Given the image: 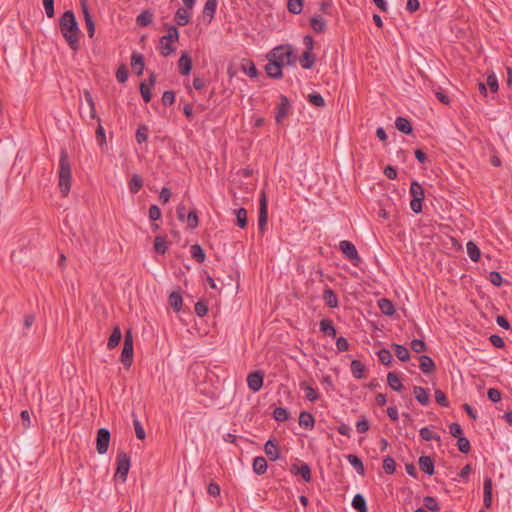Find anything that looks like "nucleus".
<instances>
[{
  "mask_svg": "<svg viewBox=\"0 0 512 512\" xmlns=\"http://www.w3.org/2000/svg\"><path fill=\"white\" fill-rule=\"evenodd\" d=\"M60 31L70 49L77 51L80 47L81 31L73 11L68 10L59 19Z\"/></svg>",
  "mask_w": 512,
  "mask_h": 512,
  "instance_id": "nucleus-1",
  "label": "nucleus"
},
{
  "mask_svg": "<svg viewBox=\"0 0 512 512\" xmlns=\"http://www.w3.org/2000/svg\"><path fill=\"white\" fill-rule=\"evenodd\" d=\"M59 181L58 186L60 189L61 194L66 197L71 188V165L68 160V154L65 149H62L60 152V159H59Z\"/></svg>",
  "mask_w": 512,
  "mask_h": 512,
  "instance_id": "nucleus-2",
  "label": "nucleus"
},
{
  "mask_svg": "<svg viewBox=\"0 0 512 512\" xmlns=\"http://www.w3.org/2000/svg\"><path fill=\"white\" fill-rule=\"evenodd\" d=\"M268 57L275 62H279L282 66L292 65L296 60L290 46H278L269 53Z\"/></svg>",
  "mask_w": 512,
  "mask_h": 512,
  "instance_id": "nucleus-3",
  "label": "nucleus"
},
{
  "mask_svg": "<svg viewBox=\"0 0 512 512\" xmlns=\"http://www.w3.org/2000/svg\"><path fill=\"white\" fill-rule=\"evenodd\" d=\"M178 39V29L175 26H170L167 34L160 38L161 54L164 57L169 56L175 51V48L172 46V42L178 41Z\"/></svg>",
  "mask_w": 512,
  "mask_h": 512,
  "instance_id": "nucleus-4",
  "label": "nucleus"
},
{
  "mask_svg": "<svg viewBox=\"0 0 512 512\" xmlns=\"http://www.w3.org/2000/svg\"><path fill=\"white\" fill-rule=\"evenodd\" d=\"M409 192L412 196V200L410 202L411 210L417 214L422 212V201L425 198L424 188L417 181H412Z\"/></svg>",
  "mask_w": 512,
  "mask_h": 512,
  "instance_id": "nucleus-5",
  "label": "nucleus"
},
{
  "mask_svg": "<svg viewBox=\"0 0 512 512\" xmlns=\"http://www.w3.org/2000/svg\"><path fill=\"white\" fill-rule=\"evenodd\" d=\"M116 473L114 477L125 482L130 469V457L125 452H118L116 456Z\"/></svg>",
  "mask_w": 512,
  "mask_h": 512,
  "instance_id": "nucleus-6",
  "label": "nucleus"
},
{
  "mask_svg": "<svg viewBox=\"0 0 512 512\" xmlns=\"http://www.w3.org/2000/svg\"><path fill=\"white\" fill-rule=\"evenodd\" d=\"M122 364L129 368L133 361V336L131 330H127L124 335V344L120 357Z\"/></svg>",
  "mask_w": 512,
  "mask_h": 512,
  "instance_id": "nucleus-7",
  "label": "nucleus"
},
{
  "mask_svg": "<svg viewBox=\"0 0 512 512\" xmlns=\"http://www.w3.org/2000/svg\"><path fill=\"white\" fill-rule=\"evenodd\" d=\"M339 249L344 254V256L354 265H357L359 262H361V257L359 256V253L352 242L348 240L340 241Z\"/></svg>",
  "mask_w": 512,
  "mask_h": 512,
  "instance_id": "nucleus-8",
  "label": "nucleus"
},
{
  "mask_svg": "<svg viewBox=\"0 0 512 512\" xmlns=\"http://www.w3.org/2000/svg\"><path fill=\"white\" fill-rule=\"evenodd\" d=\"M268 219V202L266 193L261 191L259 198V216H258V227L261 233H264Z\"/></svg>",
  "mask_w": 512,
  "mask_h": 512,
  "instance_id": "nucleus-9",
  "label": "nucleus"
},
{
  "mask_svg": "<svg viewBox=\"0 0 512 512\" xmlns=\"http://www.w3.org/2000/svg\"><path fill=\"white\" fill-rule=\"evenodd\" d=\"M110 443V432L106 428H100L97 431L96 450L99 454H105L108 451Z\"/></svg>",
  "mask_w": 512,
  "mask_h": 512,
  "instance_id": "nucleus-10",
  "label": "nucleus"
},
{
  "mask_svg": "<svg viewBox=\"0 0 512 512\" xmlns=\"http://www.w3.org/2000/svg\"><path fill=\"white\" fill-rule=\"evenodd\" d=\"M264 374L262 371L257 370L248 374L247 385L253 392H258L263 386Z\"/></svg>",
  "mask_w": 512,
  "mask_h": 512,
  "instance_id": "nucleus-11",
  "label": "nucleus"
},
{
  "mask_svg": "<svg viewBox=\"0 0 512 512\" xmlns=\"http://www.w3.org/2000/svg\"><path fill=\"white\" fill-rule=\"evenodd\" d=\"M290 472L295 476H301L305 482L311 481V469L307 463L302 462L300 465L297 463L292 464Z\"/></svg>",
  "mask_w": 512,
  "mask_h": 512,
  "instance_id": "nucleus-12",
  "label": "nucleus"
},
{
  "mask_svg": "<svg viewBox=\"0 0 512 512\" xmlns=\"http://www.w3.org/2000/svg\"><path fill=\"white\" fill-rule=\"evenodd\" d=\"M290 109L289 99L285 95L280 96V102L277 105L275 120L278 124L282 123L283 119L287 116Z\"/></svg>",
  "mask_w": 512,
  "mask_h": 512,
  "instance_id": "nucleus-13",
  "label": "nucleus"
},
{
  "mask_svg": "<svg viewBox=\"0 0 512 512\" xmlns=\"http://www.w3.org/2000/svg\"><path fill=\"white\" fill-rule=\"evenodd\" d=\"M155 82L156 76L154 73H151L148 79V83L141 82L140 84V93L145 103H149L151 101V88L154 86Z\"/></svg>",
  "mask_w": 512,
  "mask_h": 512,
  "instance_id": "nucleus-14",
  "label": "nucleus"
},
{
  "mask_svg": "<svg viewBox=\"0 0 512 512\" xmlns=\"http://www.w3.org/2000/svg\"><path fill=\"white\" fill-rule=\"evenodd\" d=\"M283 66L279 62H275L273 59L268 57V63L265 66L266 73L269 77L274 79H280L282 77Z\"/></svg>",
  "mask_w": 512,
  "mask_h": 512,
  "instance_id": "nucleus-15",
  "label": "nucleus"
},
{
  "mask_svg": "<svg viewBox=\"0 0 512 512\" xmlns=\"http://www.w3.org/2000/svg\"><path fill=\"white\" fill-rule=\"evenodd\" d=\"M264 451L268 459L276 461L280 456V450L275 439H269L264 445Z\"/></svg>",
  "mask_w": 512,
  "mask_h": 512,
  "instance_id": "nucleus-16",
  "label": "nucleus"
},
{
  "mask_svg": "<svg viewBox=\"0 0 512 512\" xmlns=\"http://www.w3.org/2000/svg\"><path fill=\"white\" fill-rule=\"evenodd\" d=\"M492 479L490 477H486L483 485L484 498L483 503L485 508L489 509L492 506Z\"/></svg>",
  "mask_w": 512,
  "mask_h": 512,
  "instance_id": "nucleus-17",
  "label": "nucleus"
},
{
  "mask_svg": "<svg viewBox=\"0 0 512 512\" xmlns=\"http://www.w3.org/2000/svg\"><path fill=\"white\" fill-rule=\"evenodd\" d=\"M322 299L325 304L330 308H336L339 305L338 296L336 293L329 287L324 289Z\"/></svg>",
  "mask_w": 512,
  "mask_h": 512,
  "instance_id": "nucleus-18",
  "label": "nucleus"
},
{
  "mask_svg": "<svg viewBox=\"0 0 512 512\" xmlns=\"http://www.w3.org/2000/svg\"><path fill=\"white\" fill-rule=\"evenodd\" d=\"M178 68L181 75H188L192 69V60L187 53H182L179 61Z\"/></svg>",
  "mask_w": 512,
  "mask_h": 512,
  "instance_id": "nucleus-19",
  "label": "nucleus"
},
{
  "mask_svg": "<svg viewBox=\"0 0 512 512\" xmlns=\"http://www.w3.org/2000/svg\"><path fill=\"white\" fill-rule=\"evenodd\" d=\"M191 20V11L185 8H179L174 16V21L178 26H185Z\"/></svg>",
  "mask_w": 512,
  "mask_h": 512,
  "instance_id": "nucleus-20",
  "label": "nucleus"
},
{
  "mask_svg": "<svg viewBox=\"0 0 512 512\" xmlns=\"http://www.w3.org/2000/svg\"><path fill=\"white\" fill-rule=\"evenodd\" d=\"M419 468L425 474L431 476L434 474V462L429 456H421L418 460Z\"/></svg>",
  "mask_w": 512,
  "mask_h": 512,
  "instance_id": "nucleus-21",
  "label": "nucleus"
},
{
  "mask_svg": "<svg viewBox=\"0 0 512 512\" xmlns=\"http://www.w3.org/2000/svg\"><path fill=\"white\" fill-rule=\"evenodd\" d=\"M419 362H420L419 367H420L421 371L425 374L432 373L436 368L435 363L430 356H427V355L420 356Z\"/></svg>",
  "mask_w": 512,
  "mask_h": 512,
  "instance_id": "nucleus-22",
  "label": "nucleus"
},
{
  "mask_svg": "<svg viewBox=\"0 0 512 512\" xmlns=\"http://www.w3.org/2000/svg\"><path fill=\"white\" fill-rule=\"evenodd\" d=\"M131 66L135 70L137 75L143 73L145 64L143 56L138 52H133L131 55Z\"/></svg>",
  "mask_w": 512,
  "mask_h": 512,
  "instance_id": "nucleus-23",
  "label": "nucleus"
},
{
  "mask_svg": "<svg viewBox=\"0 0 512 512\" xmlns=\"http://www.w3.org/2000/svg\"><path fill=\"white\" fill-rule=\"evenodd\" d=\"M299 425L305 429L311 430L314 427V416L307 411H302L299 415Z\"/></svg>",
  "mask_w": 512,
  "mask_h": 512,
  "instance_id": "nucleus-24",
  "label": "nucleus"
},
{
  "mask_svg": "<svg viewBox=\"0 0 512 512\" xmlns=\"http://www.w3.org/2000/svg\"><path fill=\"white\" fill-rule=\"evenodd\" d=\"M387 384L391 389L397 392H401L404 389L401 379L395 372H389L387 374Z\"/></svg>",
  "mask_w": 512,
  "mask_h": 512,
  "instance_id": "nucleus-25",
  "label": "nucleus"
},
{
  "mask_svg": "<svg viewBox=\"0 0 512 512\" xmlns=\"http://www.w3.org/2000/svg\"><path fill=\"white\" fill-rule=\"evenodd\" d=\"M218 5V0H206L204 8H203V16L208 17V23L212 21L214 18L216 9Z\"/></svg>",
  "mask_w": 512,
  "mask_h": 512,
  "instance_id": "nucleus-26",
  "label": "nucleus"
},
{
  "mask_svg": "<svg viewBox=\"0 0 512 512\" xmlns=\"http://www.w3.org/2000/svg\"><path fill=\"white\" fill-rule=\"evenodd\" d=\"M168 303L175 312H179L182 308L183 299L179 292L173 291L168 297Z\"/></svg>",
  "mask_w": 512,
  "mask_h": 512,
  "instance_id": "nucleus-27",
  "label": "nucleus"
},
{
  "mask_svg": "<svg viewBox=\"0 0 512 512\" xmlns=\"http://www.w3.org/2000/svg\"><path fill=\"white\" fill-rule=\"evenodd\" d=\"M253 472L257 475H263L268 468L267 461L264 457L258 456L255 457L253 460Z\"/></svg>",
  "mask_w": 512,
  "mask_h": 512,
  "instance_id": "nucleus-28",
  "label": "nucleus"
},
{
  "mask_svg": "<svg viewBox=\"0 0 512 512\" xmlns=\"http://www.w3.org/2000/svg\"><path fill=\"white\" fill-rule=\"evenodd\" d=\"M378 306L381 312L387 316H392L395 313V307L391 300L381 298L378 300Z\"/></svg>",
  "mask_w": 512,
  "mask_h": 512,
  "instance_id": "nucleus-29",
  "label": "nucleus"
},
{
  "mask_svg": "<svg viewBox=\"0 0 512 512\" xmlns=\"http://www.w3.org/2000/svg\"><path fill=\"white\" fill-rule=\"evenodd\" d=\"M320 331L325 335L335 338L336 337V329L330 319H322L319 323Z\"/></svg>",
  "mask_w": 512,
  "mask_h": 512,
  "instance_id": "nucleus-30",
  "label": "nucleus"
},
{
  "mask_svg": "<svg viewBox=\"0 0 512 512\" xmlns=\"http://www.w3.org/2000/svg\"><path fill=\"white\" fill-rule=\"evenodd\" d=\"M301 389L305 392V398L311 402L316 401L319 398L317 389L310 386L307 382L303 381L300 383Z\"/></svg>",
  "mask_w": 512,
  "mask_h": 512,
  "instance_id": "nucleus-31",
  "label": "nucleus"
},
{
  "mask_svg": "<svg viewBox=\"0 0 512 512\" xmlns=\"http://www.w3.org/2000/svg\"><path fill=\"white\" fill-rule=\"evenodd\" d=\"M121 338H122L121 330H120L119 326H115L112 330V333H111L109 339H108L107 348L110 350L114 349L120 343Z\"/></svg>",
  "mask_w": 512,
  "mask_h": 512,
  "instance_id": "nucleus-32",
  "label": "nucleus"
},
{
  "mask_svg": "<svg viewBox=\"0 0 512 512\" xmlns=\"http://www.w3.org/2000/svg\"><path fill=\"white\" fill-rule=\"evenodd\" d=\"M154 15L149 10L142 11L136 18V23L140 27H146L153 22Z\"/></svg>",
  "mask_w": 512,
  "mask_h": 512,
  "instance_id": "nucleus-33",
  "label": "nucleus"
},
{
  "mask_svg": "<svg viewBox=\"0 0 512 512\" xmlns=\"http://www.w3.org/2000/svg\"><path fill=\"white\" fill-rule=\"evenodd\" d=\"M315 59V55L312 53V51H304L299 59V62L302 68L311 69L315 63Z\"/></svg>",
  "mask_w": 512,
  "mask_h": 512,
  "instance_id": "nucleus-34",
  "label": "nucleus"
},
{
  "mask_svg": "<svg viewBox=\"0 0 512 512\" xmlns=\"http://www.w3.org/2000/svg\"><path fill=\"white\" fill-rule=\"evenodd\" d=\"M413 393H414V396L416 398V400L421 404V405H428L429 402H430V399H429V396H428V393L426 391V389H424L423 387H420V386H415L413 388Z\"/></svg>",
  "mask_w": 512,
  "mask_h": 512,
  "instance_id": "nucleus-35",
  "label": "nucleus"
},
{
  "mask_svg": "<svg viewBox=\"0 0 512 512\" xmlns=\"http://www.w3.org/2000/svg\"><path fill=\"white\" fill-rule=\"evenodd\" d=\"M351 373L356 379L364 377L365 366L360 360H353L350 365Z\"/></svg>",
  "mask_w": 512,
  "mask_h": 512,
  "instance_id": "nucleus-36",
  "label": "nucleus"
},
{
  "mask_svg": "<svg viewBox=\"0 0 512 512\" xmlns=\"http://www.w3.org/2000/svg\"><path fill=\"white\" fill-rule=\"evenodd\" d=\"M242 71L251 78H255L258 75V70L253 61L244 59L241 63Z\"/></svg>",
  "mask_w": 512,
  "mask_h": 512,
  "instance_id": "nucleus-37",
  "label": "nucleus"
},
{
  "mask_svg": "<svg viewBox=\"0 0 512 512\" xmlns=\"http://www.w3.org/2000/svg\"><path fill=\"white\" fill-rule=\"evenodd\" d=\"M395 126L404 134H410L413 130L410 121L404 117H397L395 120Z\"/></svg>",
  "mask_w": 512,
  "mask_h": 512,
  "instance_id": "nucleus-38",
  "label": "nucleus"
},
{
  "mask_svg": "<svg viewBox=\"0 0 512 512\" xmlns=\"http://www.w3.org/2000/svg\"><path fill=\"white\" fill-rule=\"evenodd\" d=\"M346 458H347L348 462L354 467L356 472L359 475L363 476L365 473V469H364L362 460L358 456L353 455V454L347 455Z\"/></svg>",
  "mask_w": 512,
  "mask_h": 512,
  "instance_id": "nucleus-39",
  "label": "nucleus"
},
{
  "mask_svg": "<svg viewBox=\"0 0 512 512\" xmlns=\"http://www.w3.org/2000/svg\"><path fill=\"white\" fill-rule=\"evenodd\" d=\"M352 507L357 512H368L365 498L361 494H356L352 500Z\"/></svg>",
  "mask_w": 512,
  "mask_h": 512,
  "instance_id": "nucleus-40",
  "label": "nucleus"
},
{
  "mask_svg": "<svg viewBox=\"0 0 512 512\" xmlns=\"http://www.w3.org/2000/svg\"><path fill=\"white\" fill-rule=\"evenodd\" d=\"M392 347L394 349L396 357L400 361L406 362L409 360L410 353H409V350L405 346L400 345V344H393Z\"/></svg>",
  "mask_w": 512,
  "mask_h": 512,
  "instance_id": "nucleus-41",
  "label": "nucleus"
},
{
  "mask_svg": "<svg viewBox=\"0 0 512 512\" xmlns=\"http://www.w3.org/2000/svg\"><path fill=\"white\" fill-rule=\"evenodd\" d=\"M466 247L467 254L470 257V259L474 262H478L481 256V252L478 246L473 241H469Z\"/></svg>",
  "mask_w": 512,
  "mask_h": 512,
  "instance_id": "nucleus-42",
  "label": "nucleus"
},
{
  "mask_svg": "<svg viewBox=\"0 0 512 512\" xmlns=\"http://www.w3.org/2000/svg\"><path fill=\"white\" fill-rule=\"evenodd\" d=\"M310 24H311L312 29L316 33H321L326 28V21L321 16H314V17H312L311 20H310Z\"/></svg>",
  "mask_w": 512,
  "mask_h": 512,
  "instance_id": "nucleus-43",
  "label": "nucleus"
},
{
  "mask_svg": "<svg viewBox=\"0 0 512 512\" xmlns=\"http://www.w3.org/2000/svg\"><path fill=\"white\" fill-rule=\"evenodd\" d=\"M420 437L425 441H437L440 442L441 438L438 434L434 433L429 427H423L419 431Z\"/></svg>",
  "mask_w": 512,
  "mask_h": 512,
  "instance_id": "nucleus-44",
  "label": "nucleus"
},
{
  "mask_svg": "<svg viewBox=\"0 0 512 512\" xmlns=\"http://www.w3.org/2000/svg\"><path fill=\"white\" fill-rule=\"evenodd\" d=\"M154 250L159 254H165L168 250V243L165 237L156 236L154 239Z\"/></svg>",
  "mask_w": 512,
  "mask_h": 512,
  "instance_id": "nucleus-45",
  "label": "nucleus"
},
{
  "mask_svg": "<svg viewBox=\"0 0 512 512\" xmlns=\"http://www.w3.org/2000/svg\"><path fill=\"white\" fill-rule=\"evenodd\" d=\"M423 504H424V509H426L427 511H432V512H439L440 511V506L438 504V501L436 500V498L432 497V496H425L424 499H423Z\"/></svg>",
  "mask_w": 512,
  "mask_h": 512,
  "instance_id": "nucleus-46",
  "label": "nucleus"
},
{
  "mask_svg": "<svg viewBox=\"0 0 512 512\" xmlns=\"http://www.w3.org/2000/svg\"><path fill=\"white\" fill-rule=\"evenodd\" d=\"M190 252H191V256L192 258L198 262V263H202L204 262L205 260V253H204V250L202 249V247L198 244H194L191 246V249H190Z\"/></svg>",
  "mask_w": 512,
  "mask_h": 512,
  "instance_id": "nucleus-47",
  "label": "nucleus"
},
{
  "mask_svg": "<svg viewBox=\"0 0 512 512\" xmlns=\"http://www.w3.org/2000/svg\"><path fill=\"white\" fill-rule=\"evenodd\" d=\"M377 356H378L379 362L386 366L391 365V363L393 361L391 352L386 348L379 350L377 352Z\"/></svg>",
  "mask_w": 512,
  "mask_h": 512,
  "instance_id": "nucleus-48",
  "label": "nucleus"
},
{
  "mask_svg": "<svg viewBox=\"0 0 512 512\" xmlns=\"http://www.w3.org/2000/svg\"><path fill=\"white\" fill-rule=\"evenodd\" d=\"M287 9L292 14H300L303 10V0H288Z\"/></svg>",
  "mask_w": 512,
  "mask_h": 512,
  "instance_id": "nucleus-49",
  "label": "nucleus"
},
{
  "mask_svg": "<svg viewBox=\"0 0 512 512\" xmlns=\"http://www.w3.org/2000/svg\"><path fill=\"white\" fill-rule=\"evenodd\" d=\"M143 182L139 175L135 174L129 181V190L132 194H136L142 187Z\"/></svg>",
  "mask_w": 512,
  "mask_h": 512,
  "instance_id": "nucleus-50",
  "label": "nucleus"
},
{
  "mask_svg": "<svg viewBox=\"0 0 512 512\" xmlns=\"http://www.w3.org/2000/svg\"><path fill=\"white\" fill-rule=\"evenodd\" d=\"M273 417L276 421L284 422L289 419L290 413L286 408L277 407L273 411Z\"/></svg>",
  "mask_w": 512,
  "mask_h": 512,
  "instance_id": "nucleus-51",
  "label": "nucleus"
},
{
  "mask_svg": "<svg viewBox=\"0 0 512 512\" xmlns=\"http://www.w3.org/2000/svg\"><path fill=\"white\" fill-rule=\"evenodd\" d=\"M235 215L237 219V225L240 228H245L247 226V211L245 208H239L235 210Z\"/></svg>",
  "mask_w": 512,
  "mask_h": 512,
  "instance_id": "nucleus-52",
  "label": "nucleus"
},
{
  "mask_svg": "<svg viewBox=\"0 0 512 512\" xmlns=\"http://www.w3.org/2000/svg\"><path fill=\"white\" fill-rule=\"evenodd\" d=\"M138 144H142L148 139V127L146 125H140L135 135Z\"/></svg>",
  "mask_w": 512,
  "mask_h": 512,
  "instance_id": "nucleus-53",
  "label": "nucleus"
},
{
  "mask_svg": "<svg viewBox=\"0 0 512 512\" xmlns=\"http://www.w3.org/2000/svg\"><path fill=\"white\" fill-rule=\"evenodd\" d=\"M187 227L191 230L195 229L199 224V219L195 210L188 212L186 217Z\"/></svg>",
  "mask_w": 512,
  "mask_h": 512,
  "instance_id": "nucleus-54",
  "label": "nucleus"
},
{
  "mask_svg": "<svg viewBox=\"0 0 512 512\" xmlns=\"http://www.w3.org/2000/svg\"><path fill=\"white\" fill-rule=\"evenodd\" d=\"M84 98H85V100L89 106V109H90V118L96 119L97 115H96V110H95V102L93 100L91 93L88 90H84Z\"/></svg>",
  "mask_w": 512,
  "mask_h": 512,
  "instance_id": "nucleus-55",
  "label": "nucleus"
},
{
  "mask_svg": "<svg viewBox=\"0 0 512 512\" xmlns=\"http://www.w3.org/2000/svg\"><path fill=\"white\" fill-rule=\"evenodd\" d=\"M383 469H384L385 473H387V474H393L395 472L396 463L392 457L387 456L383 460Z\"/></svg>",
  "mask_w": 512,
  "mask_h": 512,
  "instance_id": "nucleus-56",
  "label": "nucleus"
},
{
  "mask_svg": "<svg viewBox=\"0 0 512 512\" xmlns=\"http://www.w3.org/2000/svg\"><path fill=\"white\" fill-rule=\"evenodd\" d=\"M308 100L312 105L317 107H323L325 105V100L322 95L316 92L309 94Z\"/></svg>",
  "mask_w": 512,
  "mask_h": 512,
  "instance_id": "nucleus-57",
  "label": "nucleus"
},
{
  "mask_svg": "<svg viewBox=\"0 0 512 512\" xmlns=\"http://www.w3.org/2000/svg\"><path fill=\"white\" fill-rule=\"evenodd\" d=\"M457 440H458L457 447H458L459 451L462 453H465V454L468 453L471 449L469 440L465 436H462V437L458 438Z\"/></svg>",
  "mask_w": 512,
  "mask_h": 512,
  "instance_id": "nucleus-58",
  "label": "nucleus"
},
{
  "mask_svg": "<svg viewBox=\"0 0 512 512\" xmlns=\"http://www.w3.org/2000/svg\"><path fill=\"white\" fill-rule=\"evenodd\" d=\"M411 349L416 353H421L427 350V345L423 340L414 339L411 342Z\"/></svg>",
  "mask_w": 512,
  "mask_h": 512,
  "instance_id": "nucleus-59",
  "label": "nucleus"
},
{
  "mask_svg": "<svg viewBox=\"0 0 512 512\" xmlns=\"http://www.w3.org/2000/svg\"><path fill=\"white\" fill-rule=\"evenodd\" d=\"M435 401L442 407L449 406V401L445 393L440 389L435 390Z\"/></svg>",
  "mask_w": 512,
  "mask_h": 512,
  "instance_id": "nucleus-60",
  "label": "nucleus"
},
{
  "mask_svg": "<svg viewBox=\"0 0 512 512\" xmlns=\"http://www.w3.org/2000/svg\"><path fill=\"white\" fill-rule=\"evenodd\" d=\"M128 76V69L124 65H121L116 71V79L120 83H125L128 79Z\"/></svg>",
  "mask_w": 512,
  "mask_h": 512,
  "instance_id": "nucleus-61",
  "label": "nucleus"
},
{
  "mask_svg": "<svg viewBox=\"0 0 512 512\" xmlns=\"http://www.w3.org/2000/svg\"><path fill=\"white\" fill-rule=\"evenodd\" d=\"M486 85L490 88L493 93H496L499 89L498 79L494 73L488 75Z\"/></svg>",
  "mask_w": 512,
  "mask_h": 512,
  "instance_id": "nucleus-62",
  "label": "nucleus"
},
{
  "mask_svg": "<svg viewBox=\"0 0 512 512\" xmlns=\"http://www.w3.org/2000/svg\"><path fill=\"white\" fill-rule=\"evenodd\" d=\"M208 312V305L205 301H198L196 304H195V313L199 316V317H203L207 314Z\"/></svg>",
  "mask_w": 512,
  "mask_h": 512,
  "instance_id": "nucleus-63",
  "label": "nucleus"
},
{
  "mask_svg": "<svg viewBox=\"0 0 512 512\" xmlns=\"http://www.w3.org/2000/svg\"><path fill=\"white\" fill-rule=\"evenodd\" d=\"M175 102V93L173 91H165L162 95V103L164 106H171Z\"/></svg>",
  "mask_w": 512,
  "mask_h": 512,
  "instance_id": "nucleus-64",
  "label": "nucleus"
}]
</instances>
